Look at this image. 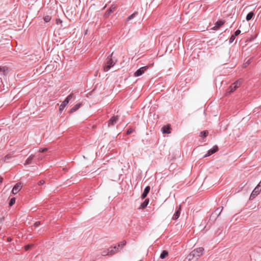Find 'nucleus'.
<instances>
[{
	"instance_id": "1",
	"label": "nucleus",
	"mask_w": 261,
	"mask_h": 261,
	"mask_svg": "<svg viewBox=\"0 0 261 261\" xmlns=\"http://www.w3.org/2000/svg\"><path fill=\"white\" fill-rule=\"evenodd\" d=\"M204 250L202 247L195 248L189 254L188 256L192 261H197L199 258L202 256Z\"/></svg>"
},
{
	"instance_id": "2",
	"label": "nucleus",
	"mask_w": 261,
	"mask_h": 261,
	"mask_svg": "<svg viewBox=\"0 0 261 261\" xmlns=\"http://www.w3.org/2000/svg\"><path fill=\"white\" fill-rule=\"evenodd\" d=\"M113 53H112L110 57H108L107 59L108 60L107 61L106 65L103 67V70L105 72H107L111 68V67L114 66V65L116 64L117 62L116 60L114 61L112 59V57L113 56Z\"/></svg>"
},
{
	"instance_id": "3",
	"label": "nucleus",
	"mask_w": 261,
	"mask_h": 261,
	"mask_svg": "<svg viewBox=\"0 0 261 261\" xmlns=\"http://www.w3.org/2000/svg\"><path fill=\"white\" fill-rule=\"evenodd\" d=\"M73 94H69L66 99L62 102L59 107V111L61 112L69 103V100L72 98Z\"/></svg>"
},
{
	"instance_id": "4",
	"label": "nucleus",
	"mask_w": 261,
	"mask_h": 261,
	"mask_svg": "<svg viewBox=\"0 0 261 261\" xmlns=\"http://www.w3.org/2000/svg\"><path fill=\"white\" fill-rule=\"evenodd\" d=\"M120 246V244H118L117 246H115L114 247H110L108 248L109 253L110 256H112L117 252H118L119 247Z\"/></svg>"
},
{
	"instance_id": "5",
	"label": "nucleus",
	"mask_w": 261,
	"mask_h": 261,
	"mask_svg": "<svg viewBox=\"0 0 261 261\" xmlns=\"http://www.w3.org/2000/svg\"><path fill=\"white\" fill-rule=\"evenodd\" d=\"M148 68L147 66L141 67L134 73V76L138 77L142 75Z\"/></svg>"
},
{
	"instance_id": "6",
	"label": "nucleus",
	"mask_w": 261,
	"mask_h": 261,
	"mask_svg": "<svg viewBox=\"0 0 261 261\" xmlns=\"http://www.w3.org/2000/svg\"><path fill=\"white\" fill-rule=\"evenodd\" d=\"M119 120V116H113L111 118V119L108 121V126H111L114 125L116 123V122Z\"/></svg>"
},
{
	"instance_id": "7",
	"label": "nucleus",
	"mask_w": 261,
	"mask_h": 261,
	"mask_svg": "<svg viewBox=\"0 0 261 261\" xmlns=\"http://www.w3.org/2000/svg\"><path fill=\"white\" fill-rule=\"evenodd\" d=\"M261 191V189L259 188V185H258L257 187L255 188V189L252 191L250 199H253L257 195H258Z\"/></svg>"
},
{
	"instance_id": "8",
	"label": "nucleus",
	"mask_w": 261,
	"mask_h": 261,
	"mask_svg": "<svg viewBox=\"0 0 261 261\" xmlns=\"http://www.w3.org/2000/svg\"><path fill=\"white\" fill-rule=\"evenodd\" d=\"M22 185L20 182L16 184L12 189V193L16 194L21 189Z\"/></svg>"
},
{
	"instance_id": "9",
	"label": "nucleus",
	"mask_w": 261,
	"mask_h": 261,
	"mask_svg": "<svg viewBox=\"0 0 261 261\" xmlns=\"http://www.w3.org/2000/svg\"><path fill=\"white\" fill-rule=\"evenodd\" d=\"M241 85L240 81H237L231 85L229 87V92L231 93L234 91Z\"/></svg>"
},
{
	"instance_id": "10",
	"label": "nucleus",
	"mask_w": 261,
	"mask_h": 261,
	"mask_svg": "<svg viewBox=\"0 0 261 261\" xmlns=\"http://www.w3.org/2000/svg\"><path fill=\"white\" fill-rule=\"evenodd\" d=\"M218 150V147L217 145L214 146L212 149H210L207 153L204 155V157L208 156L212 154L217 152Z\"/></svg>"
},
{
	"instance_id": "11",
	"label": "nucleus",
	"mask_w": 261,
	"mask_h": 261,
	"mask_svg": "<svg viewBox=\"0 0 261 261\" xmlns=\"http://www.w3.org/2000/svg\"><path fill=\"white\" fill-rule=\"evenodd\" d=\"M224 23V21L222 20H219L217 21L215 24V26L213 27L212 29L214 30H218L221 26H222Z\"/></svg>"
},
{
	"instance_id": "12",
	"label": "nucleus",
	"mask_w": 261,
	"mask_h": 261,
	"mask_svg": "<svg viewBox=\"0 0 261 261\" xmlns=\"http://www.w3.org/2000/svg\"><path fill=\"white\" fill-rule=\"evenodd\" d=\"M150 188L149 186H147L145 188L143 194L141 195V197L142 199H144L147 196L148 193L150 191Z\"/></svg>"
},
{
	"instance_id": "13",
	"label": "nucleus",
	"mask_w": 261,
	"mask_h": 261,
	"mask_svg": "<svg viewBox=\"0 0 261 261\" xmlns=\"http://www.w3.org/2000/svg\"><path fill=\"white\" fill-rule=\"evenodd\" d=\"M180 210H181V206H179L178 210L176 211V212H175V213L174 214V215L173 216L172 219L173 220H176L179 218V215H180Z\"/></svg>"
},
{
	"instance_id": "14",
	"label": "nucleus",
	"mask_w": 261,
	"mask_h": 261,
	"mask_svg": "<svg viewBox=\"0 0 261 261\" xmlns=\"http://www.w3.org/2000/svg\"><path fill=\"white\" fill-rule=\"evenodd\" d=\"M170 127L169 125H165L162 127V132L163 133L170 134Z\"/></svg>"
},
{
	"instance_id": "15",
	"label": "nucleus",
	"mask_w": 261,
	"mask_h": 261,
	"mask_svg": "<svg viewBox=\"0 0 261 261\" xmlns=\"http://www.w3.org/2000/svg\"><path fill=\"white\" fill-rule=\"evenodd\" d=\"M35 156L33 154H31L25 161L24 165H29L31 164L32 160L34 159Z\"/></svg>"
},
{
	"instance_id": "16",
	"label": "nucleus",
	"mask_w": 261,
	"mask_h": 261,
	"mask_svg": "<svg viewBox=\"0 0 261 261\" xmlns=\"http://www.w3.org/2000/svg\"><path fill=\"white\" fill-rule=\"evenodd\" d=\"M81 106V103L76 104L72 108H71L70 109V110L69 111V112L70 113H72L76 111V110H77L80 108Z\"/></svg>"
},
{
	"instance_id": "17",
	"label": "nucleus",
	"mask_w": 261,
	"mask_h": 261,
	"mask_svg": "<svg viewBox=\"0 0 261 261\" xmlns=\"http://www.w3.org/2000/svg\"><path fill=\"white\" fill-rule=\"evenodd\" d=\"M148 203H149V199H146L145 200V201L141 204L140 208L143 209V208H145L147 206Z\"/></svg>"
},
{
	"instance_id": "18",
	"label": "nucleus",
	"mask_w": 261,
	"mask_h": 261,
	"mask_svg": "<svg viewBox=\"0 0 261 261\" xmlns=\"http://www.w3.org/2000/svg\"><path fill=\"white\" fill-rule=\"evenodd\" d=\"M138 14V12H135L133 14H132V15H130L129 16H128L127 17V18L126 19V21H129L132 19H133V18H134Z\"/></svg>"
},
{
	"instance_id": "19",
	"label": "nucleus",
	"mask_w": 261,
	"mask_h": 261,
	"mask_svg": "<svg viewBox=\"0 0 261 261\" xmlns=\"http://www.w3.org/2000/svg\"><path fill=\"white\" fill-rule=\"evenodd\" d=\"M168 253L167 251L164 250L160 255V257L162 259L165 258L166 256H168Z\"/></svg>"
},
{
	"instance_id": "20",
	"label": "nucleus",
	"mask_w": 261,
	"mask_h": 261,
	"mask_svg": "<svg viewBox=\"0 0 261 261\" xmlns=\"http://www.w3.org/2000/svg\"><path fill=\"white\" fill-rule=\"evenodd\" d=\"M254 15V13L252 12L249 13L246 16V20L247 21L250 20Z\"/></svg>"
},
{
	"instance_id": "21",
	"label": "nucleus",
	"mask_w": 261,
	"mask_h": 261,
	"mask_svg": "<svg viewBox=\"0 0 261 261\" xmlns=\"http://www.w3.org/2000/svg\"><path fill=\"white\" fill-rule=\"evenodd\" d=\"M219 208H217V209L216 210V211L215 212V213H213V214L212 215L211 217H213V215H214V214H215L216 215H217V217H218V216H219V215H220V214H221V212L222 211V210H223V207H222V208H221V210L220 211V212H219V211H219Z\"/></svg>"
},
{
	"instance_id": "22",
	"label": "nucleus",
	"mask_w": 261,
	"mask_h": 261,
	"mask_svg": "<svg viewBox=\"0 0 261 261\" xmlns=\"http://www.w3.org/2000/svg\"><path fill=\"white\" fill-rule=\"evenodd\" d=\"M208 134V132L207 130L201 132L200 133V137L203 138L207 136Z\"/></svg>"
},
{
	"instance_id": "23",
	"label": "nucleus",
	"mask_w": 261,
	"mask_h": 261,
	"mask_svg": "<svg viewBox=\"0 0 261 261\" xmlns=\"http://www.w3.org/2000/svg\"><path fill=\"white\" fill-rule=\"evenodd\" d=\"M115 7L111 6L109 10L106 12L107 14H110L111 13L113 12L115 10Z\"/></svg>"
},
{
	"instance_id": "24",
	"label": "nucleus",
	"mask_w": 261,
	"mask_h": 261,
	"mask_svg": "<svg viewBox=\"0 0 261 261\" xmlns=\"http://www.w3.org/2000/svg\"><path fill=\"white\" fill-rule=\"evenodd\" d=\"M43 19L45 22H48L50 20L51 17L48 15H47L44 17Z\"/></svg>"
},
{
	"instance_id": "25",
	"label": "nucleus",
	"mask_w": 261,
	"mask_h": 261,
	"mask_svg": "<svg viewBox=\"0 0 261 261\" xmlns=\"http://www.w3.org/2000/svg\"><path fill=\"white\" fill-rule=\"evenodd\" d=\"M15 202V198H14V197L12 198L10 201L9 205L10 206L13 205L14 204Z\"/></svg>"
},
{
	"instance_id": "26",
	"label": "nucleus",
	"mask_w": 261,
	"mask_h": 261,
	"mask_svg": "<svg viewBox=\"0 0 261 261\" xmlns=\"http://www.w3.org/2000/svg\"><path fill=\"white\" fill-rule=\"evenodd\" d=\"M34 245L33 244H29L25 246L24 248L25 250H28L29 249H30L31 247H33Z\"/></svg>"
},
{
	"instance_id": "27",
	"label": "nucleus",
	"mask_w": 261,
	"mask_h": 261,
	"mask_svg": "<svg viewBox=\"0 0 261 261\" xmlns=\"http://www.w3.org/2000/svg\"><path fill=\"white\" fill-rule=\"evenodd\" d=\"M101 255L102 256L110 255V254L109 253V251L108 250L107 251H103Z\"/></svg>"
},
{
	"instance_id": "28",
	"label": "nucleus",
	"mask_w": 261,
	"mask_h": 261,
	"mask_svg": "<svg viewBox=\"0 0 261 261\" xmlns=\"http://www.w3.org/2000/svg\"><path fill=\"white\" fill-rule=\"evenodd\" d=\"M133 132H134V129L133 128H129V129L127 130V131L126 132V134L129 135L131 133H132Z\"/></svg>"
},
{
	"instance_id": "29",
	"label": "nucleus",
	"mask_w": 261,
	"mask_h": 261,
	"mask_svg": "<svg viewBox=\"0 0 261 261\" xmlns=\"http://www.w3.org/2000/svg\"><path fill=\"white\" fill-rule=\"evenodd\" d=\"M234 39H235V36L234 35H232L229 39V42H232Z\"/></svg>"
},
{
	"instance_id": "30",
	"label": "nucleus",
	"mask_w": 261,
	"mask_h": 261,
	"mask_svg": "<svg viewBox=\"0 0 261 261\" xmlns=\"http://www.w3.org/2000/svg\"><path fill=\"white\" fill-rule=\"evenodd\" d=\"M47 150V148H42V149H40L39 151L40 152H44L45 151H46Z\"/></svg>"
},
{
	"instance_id": "31",
	"label": "nucleus",
	"mask_w": 261,
	"mask_h": 261,
	"mask_svg": "<svg viewBox=\"0 0 261 261\" xmlns=\"http://www.w3.org/2000/svg\"><path fill=\"white\" fill-rule=\"evenodd\" d=\"M45 183V181L44 180H41L38 182V185L39 186L42 185Z\"/></svg>"
},
{
	"instance_id": "32",
	"label": "nucleus",
	"mask_w": 261,
	"mask_h": 261,
	"mask_svg": "<svg viewBox=\"0 0 261 261\" xmlns=\"http://www.w3.org/2000/svg\"><path fill=\"white\" fill-rule=\"evenodd\" d=\"M240 33H241L240 30H237V31L235 32L234 36H237L239 35L240 34Z\"/></svg>"
},
{
	"instance_id": "33",
	"label": "nucleus",
	"mask_w": 261,
	"mask_h": 261,
	"mask_svg": "<svg viewBox=\"0 0 261 261\" xmlns=\"http://www.w3.org/2000/svg\"><path fill=\"white\" fill-rule=\"evenodd\" d=\"M119 244L120 245V247H123V246H124L126 245V242L124 241H122Z\"/></svg>"
},
{
	"instance_id": "34",
	"label": "nucleus",
	"mask_w": 261,
	"mask_h": 261,
	"mask_svg": "<svg viewBox=\"0 0 261 261\" xmlns=\"http://www.w3.org/2000/svg\"><path fill=\"white\" fill-rule=\"evenodd\" d=\"M62 22V21L60 19H56V23L57 24H61Z\"/></svg>"
},
{
	"instance_id": "35",
	"label": "nucleus",
	"mask_w": 261,
	"mask_h": 261,
	"mask_svg": "<svg viewBox=\"0 0 261 261\" xmlns=\"http://www.w3.org/2000/svg\"><path fill=\"white\" fill-rule=\"evenodd\" d=\"M40 224V222L39 221H37V222H36L34 224V225L35 227H37L38 226V225H39Z\"/></svg>"
},
{
	"instance_id": "36",
	"label": "nucleus",
	"mask_w": 261,
	"mask_h": 261,
	"mask_svg": "<svg viewBox=\"0 0 261 261\" xmlns=\"http://www.w3.org/2000/svg\"><path fill=\"white\" fill-rule=\"evenodd\" d=\"M183 261H192V260H191L190 259L189 257L187 256V257Z\"/></svg>"
},
{
	"instance_id": "37",
	"label": "nucleus",
	"mask_w": 261,
	"mask_h": 261,
	"mask_svg": "<svg viewBox=\"0 0 261 261\" xmlns=\"http://www.w3.org/2000/svg\"><path fill=\"white\" fill-rule=\"evenodd\" d=\"M12 241V239L11 238H7V241L8 242H11Z\"/></svg>"
},
{
	"instance_id": "38",
	"label": "nucleus",
	"mask_w": 261,
	"mask_h": 261,
	"mask_svg": "<svg viewBox=\"0 0 261 261\" xmlns=\"http://www.w3.org/2000/svg\"><path fill=\"white\" fill-rule=\"evenodd\" d=\"M10 158V156H9V155H6V156H5V159H9Z\"/></svg>"
},
{
	"instance_id": "39",
	"label": "nucleus",
	"mask_w": 261,
	"mask_h": 261,
	"mask_svg": "<svg viewBox=\"0 0 261 261\" xmlns=\"http://www.w3.org/2000/svg\"><path fill=\"white\" fill-rule=\"evenodd\" d=\"M3 179V178L2 177H0V183L2 182Z\"/></svg>"
},
{
	"instance_id": "40",
	"label": "nucleus",
	"mask_w": 261,
	"mask_h": 261,
	"mask_svg": "<svg viewBox=\"0 0 261 261\" xmlns=\"http://www.w3.org/2000/svg\"><path fill=\"white\" fill-rule=\"evenodd\" d=\"M2 68L1 67H0V71H2Z\"/></svg>"
},
{
	"instance_id": "41",
	"label": "nucleus",
	"mask_w": 261,
	"mask_h": 261,
	"mask_svg": "<svg viewBox=\"0 0 261 261\" xmlns=\"http://www.w3.org/2000/svg\"><path fill=\"white\" fill-rule=\"evenodd\" d=\"M139 261H141V260H139Z\"/></svg>"
}]
</instances>
